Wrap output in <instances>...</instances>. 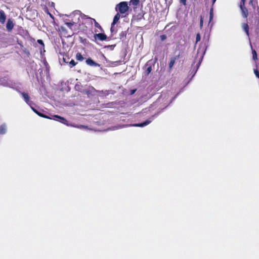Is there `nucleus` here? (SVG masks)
<instances>
[{
  "mask_svg": "<svg viewBox=\"0 0 259 259\" xmlns=\"http://www.w3.org/2000/svg\"><path fill=\"white\" fill-rule=\"evenodd\" d=\"M207 48V45L206 43L201 44L199 46V47L197 50V57L196 59H198V62L196 65V68L194 69L192 72H193V76L197 71L198 69L199 68L201 62L203 59V57L205 54Z\"/></svg>",
  "mask_w": 259,
  "mask_h": 259,
  "instance_id": "f257e3e1",
  "label": "nucleus"
},
{
  "mask_svg": "<svg viewBox=\"0 0 259 259\" xmlns=\"http://www.w3.org/2000/svg\"><path fill=\"white\" fill-rule=\"evenodd\" d=\"M117 8H118V11L121 14H124L128 9L127 4L125 2H120L117 5Z\"/></svg>",
  "mask_w": 259,
  "mask_h": 259,
  "instance_id": "f03ea898",
  "label": "nucleus"
},
{
  "mask_svg": "<svg viewBox=\"0 0 259 259\" xmlns=\"http://www.w3.org/2000/svg\"><path fill=\"white\" fill-rule=\"evenodd\" d=\"M53 117H54L53 119L57 120V121H59L60 122H61L64 124H65L67 126H70V125H71V124H68V121L63 117H61V116L57 115H55L53 116Z\"/></svg>",
  "mask_w": 259,
  "mask_h": 259,
  "instance_id": "7ed1b4c3",
  "label": "nucleus"
},
{
  "mask_svg": "<svg viewBox=\"0 0 259 259\" xmlns=\"http://www.w3.org/2000/svg\"><path fill=\"white\" fill-rule=\"evenodd\" d=\"M20 94L21 95L23 100L29 106H31L32 104V102L29 99V97L27 93L24 92H20Z\"/></svg>",
  "mask_w": 259,
  "mask_h": 259,
  "instance_id": "20e7f679",
  "label": "nucleus"
},
{
  "mask_svg": "<svg viewBox=\"0 0 259 259\" xmlns=\"http://www.w3.org/2000/svg\"><path fill=\"white\" fill-rule=\"evenodd\" d=\"M239 7L241 11L242 17L245 18H246L248 15V10L247 8L245 7V5H242V4H240Z\"/></svg>",
  "mask_w": 259,
  "mask_h": 259,
  "instance_id": "39448f33",
  "label": "nucleus"
},
{
  "mask_svg": "<svg viewBox=\"0 0 259 259\" xmlns=\"http://www.w3.org/2000/svg\"><path fill=\"white\" fill-rule=\"evenodd\" d=\"M14 25L12 20L11 19H9L6 24V28L7 30L9 32H11L14 27Z\"/></svg>",
  "mask_w": 259,
  "mask_h": 259,
  "instance_id": "423d86ee",
  "label": "nucleus"
},
{
  "mask_svg": "<svg viewBox=\"0 0 259 259\" xmlns=\"http://www.w3.org/2000/svg\"><path fill=\"white\" fill-rule=\"evenodd\" d=\"M94 38L96 39H99L100 40L103 41L106 39L107 36L103 33H98L95 34Z\"/></svg>",
  "mask_w": 259,
  "mask_h": 259,
  "instance_id": "0eeeda50",
  "label": "nucleus"
},
{
  "mask_svg": "<svg viewBox=\"0 0 259 259\" xmlns=\"http://www.w3.org/2000/svg\"><path fill=\"white\" fill-rule=\"evenodd\" d=\"M179 58V55H177V56H176L175 57L171 58L170 62L169 63V65H168L169 69H171L172 68V67L175 63V61H176V60L178 59Z\"/></svg>",
  "mask_w": 259,
  "mask_h": 259,
  "instance_id": "6e6552de",
  "label": "nucleus"
},
{
  "mask_svg": "<svg viewBox=\"0 0 259 259\" xmlns=\"http://www.w3.org/2000/svg\"><path fill=\"white\" fill-rule=\"evenodd\" d=\"M6 20V15L4 11H0V23L4 24Z\"/></svg>",
  "mask_w": 259,
  "mask_h": 259,
  "instance_id": "1a4fd4ad",
  "label": "nucleus"
},
{
  "mask_svg": "<svg viewBox=\"0 0 259 259\" xmlns=\"http://www.w3.org/2000/svg\"><path fill=\"white\" fill-rule=\"evenodd\" d=\"M151 122V120L150 119H148V120H146L145 121L141 123L135 124H133V125L134 126L144 127V126L147 125Z\"/></svg>",
  "mask_w": 259,
  "mask_h": 259,
  "instance_id": "9d476101",
  "label": "nucleus"
},
{
  "mask_svg": "<svg viewBox=\"0 0 259 259\" xmlns=\"http://www.w3.org/2000/svg\"><path fill=\"white\" fill-rule=\"evenodd\" d=\"M0 85L4 87H9L10 86V83L8 82L6 78H2L0 79Z\"/></svg>",
  "mask_w": 259,
  "mask_h": 259,
  "instance_id": "9b49d317",
  "label": "nucleus"
},
{
  "mask_svg": "<svg viewBox=\"0 0 259 259\" xmlns=\"http://www.w3.org/2000/svg\"><path fill=\"white\" fill-rule=\"evenodd\" d=\"M86 63L91 66H99V64L94 62L92 59L89 58L86 60Z\"/></svg>",
  "mask_w": 259,
  "mask_h": 259,
  "instance_id": "f8f14e48",
  "label": "nucleus"
},
{
  "mask_svg": "<svg viewBox=\"0 0 259 259\" xmlns=\"http://www.w3.org/2000/svg\"><path fill=\"white\" fill-rule=\"evenodd\" d=\"M7 125L5 123L3 124L0 126V135H4L7 132Z\"/></svg>",
  "mask_w": 259,
  "mask_h": 259,
  "instance_id": "ddd939ff",
  "label": "nucleus"
},
{
  "mask_svg": "<svg viewBox=\"0 0 259 259\" xmlns=\"http://www.w3.org/2000/svg\"><path fill=\"white\" fill-rule=\"evenodd\" d=\"M119 18H120V15L118 13H117L114 17L113 22L111 25H112L111 28V31H112V26L113 25H114L117 23V22L119 20Z\"/></svg>",
  "mask_w": 259,
  "mask_h": 259,
  "instance_id": "4468645a",
  "label": "nucleus"
},
{
  "mask_svg": "<svg viewBox=\"0 0 259 259\" xmlns=\"http://www.w3.org/2000/svg\"><path fill=\"white\" fill-rule=\"evenodd\" d=\"M242 28L244 31L245 32L246 34L248 36H249V27L247 24L243 23L242 24Z\"/></svg>",
  "mask_w": 259,
  "mask_h": 259,
  "instance_id": "2eb2a0df",
  "label": "nucleus"
},
{
  "mask_svg": "<svg viewBox=\"0 0 259 259\" xmlns=\"http://www.w3.org/2000/svg\"><path fill=\"white\" fill-rule=\"evenodd\" d=\"M75 23L74 22H65V24L70 29H72L73 26L74 25Z\"/></svg>",
  "mask_w": 259,
  "mask_h": 259,
  "instance_id": "dca6fc26",
  "label": "nucleus"
},
{
  "mask_svg": "<svg viewBox=\"0 0 259 259\" xmlns=\"http://www.w3.org/2000/svg\"><path fill=\"white\" fill-rule=\"evenodd\" d=\"M76 59L78 61H81L83 60V57L80 53H77L76 55Z\"/></svg>",
  "mask_w": 259,
  "mask_h": 259,
  "instance_id": "f3484780",
  "label": "nucleus"
},
{
  "mask_svg": "<svg viewBox=\"0 0 259 259\" xmlns=\"http://www.w3.org/2000/svg\"><path fill=\"white\" fill-rule=\"evenodd\" d=\"M252 53L253 60H256L257 59V54H256V52H255V51L254 50H252Z\"/></svg>",
  "mask_w": 259,
  "mask_h": 259,
  "instance_id": "a211bd4d",
  "label": "nucleus"
},
{
  "mask_svg": "<svg viewBox=\"0 0 259 259\" xmlns=\"http://www.w3.org/2000/svg\"><path fill=\"white\" fill-rule=\"evenodd\" d=\"M213 9H211L209 12V22H210L213 19Z\"/></svg>",
  "mask_w": 259,
  "mask_h": 259,
  "instance_id": "6ab92c4d",
  "label": "nucleus"
},
{
  "mask_svg": "<svg viewBox=\"0 0 259 259\" xmlns=\"http://www.w3.org/2000/svg\"><path fill=\"white\" fill-rule=\"evenodd\" d=\"M70 126H73V127H76V128H87V126H86L85 125H73V124H71Z\"/></svg>",
  "mask_w": 259,
  "mask_h": 259,
  "instance_id": "aec40b11",
  "label": "nucleus"
},
{
  "mask_svg": "<svg viewBox=\"0 0 259 259\" xmlns=\"http://www.w3.org/2000/svg\"><path fill=\"white\" fill-rule=\"evenodd\" d=\"M131 2L133 5L137 6L139 2V0H131Z\"/></svg>",
  "mask_w": 259,
  "mask_h": 259,
  "instance_id": "412c9836",
  "label": "nucleus"
},
{
  "mask_svg": "<svg viewBox=\"0 0 259 259\" xmlns=\"http://www.w3.org/2000/svg\"><path fill=\"white\" fill-rule=\"evenodd\" d=\"M37 114L38 115H39V116H40V117H42L46 118L52 119L51 118L49 117L48 116L45 115H44V114H42V113H40L39 112H37Z\"/></svg>",
  "mask_w": 259,
  "mask_h": 259,
  "instance_id": "4be33fe9",
  "label": "nucleus"
},
{
  "mask_svg": "<svg viewBox=\"0 0 259 259\" xmlns=\"http://www.w3.org/2000/svg\"><path fill=\"white\" fill-rule=\"evenodd\" d=\"M201 37L199 33H197L196 37V42H198L200 40Z\"/></svg>",
  "mask_w": 259,
  "mask_h": 259,
  "instance_id": "5701e85b",
  "label": "nucleus"
},
{
  "mask_svg": "<svg viewBox=\"0 0 259 259\" xmlns=\"http://www.w3.org/2000/svg\"><path fill=\"white\" fill-rule=\"evenodd\" d=\"M69 64L70 65V67H72L74 66H75L76 65V63L73 60H72L70 62H69Z\"/></svg>",
  "mask_w": 259,
  "mask_h": 259,
  "instance_id": "b1692460",
  "label": "nucleus"
},
{
  "mask_svg": "<svg viewBox=\"0 0 259 259\" xmlns=\"http://www.w3.org/2000/svg\"><path fill=\"white\" fill-rule=\"evenodd\" d=\"M92 20H93L95 22V26L96 27H97V28H101V26L99 25V24L98 23H97L95 19H92Z\"/></svg>",
  "mask_w": 259,
  "mask_h": 259,
  "instance_id": "393cba45",
  "label": "nucleus"
},
{
  "mask_svg": "<svg viewBox=\"0 0 259 259\" xmlns=\"http://www.w3.org/2000/svg\"><path fill=\"white\" fill-rule=\"evenodd\" d=\"M37 42L39 44L41 45L42 46L43 48H44L45 45H44V44L43 42V41L41 39H38L37 40Z\"/></svg>",
  "mask_w": 259,
  "mask_h": 259,
  "instance_id": "a878e982",
  "label": "nucleus"
},
{
  "mask_svg": "<svg viewBox=\"0 0 259 259\" xmlns=\"http://www.w3.org/2000/svg\"><path fill=\"white\" fill-rule=\"evenodd\" d=\"M254 73L255 76L259 78V72L258 71V70L257 69H254Z\"/></svg>",
  "mask_w": 259,
  "mask_h": 259,
  "instance_id": "bb28decb",
  "label": "nucleus"
},
{
  "mask_svg": "<svg viewBox=\"0 0 259 259\" xmlns=\"http://www.w3.org/2000/svg\"><path fill=\"white\" fill-rule=\"evenodd\" d=\"M151 71V67L149 66L146 69L147 74H148Z\"/></svg>",
  "mask_w": 259,
  "mask_h": 259,
  "instance_id": "cd10ccee",
  "label": "nucleus"
},
{
  "mask_svg": "<svg viewBox=\"0 0 259 259\" xmlns=\"http://www.w3.org/2000/svg\"><path fill=\"white\" fill-rule=\"evenodd\" d=\"M203 26V18L202 17H200V28H202Z\"/></svg>",
  "mask_w": 259,
  "mask_h": 259,
  "instance_id": "c85d7f7f",
  "label": "nucleus"
},
{
  "mask_svg": "<svg viewBox=\"0 0 259 259\" xmlns=\"http://www.w3.org/2000/svg\"><path fill=\"white\" fill-rule=\"evenodd\" d=\"M31 109L36 113L37 114L38 111H37L35 108H34L32 106H30Z\"/></svg>",
  "mask_w": 259,
  "mask_h": 259,
  "instance_id": "c756f323",
  "label": "nucleus"
},
{
  "mask_svg": "<svg viewBox=\"0 0 259 259\" xmlns=\"http://www.w3.org/2000/svg\"><path fill=\"white\" fill-rule=\"evenodd\" d=\"M180 2L182 3L184 5H186V0H180Z\"/></svg>",
  "mask_w": 259,
  "mask_h": 259,
  "instance_id": "7c9ffc66",
  "label": "nucleus"
},
{
  "mask_svg": "<svg viewBox=\"0 0 259 259\" xmlns=\"http://www.w3.org/2000/svg\"><path fill=\"white\" fill-rule=\"evenodd\" d=\"M246 0H241L240 4H242V5H245Z\"/></svg>",
  "mask_w": 259,
  "mask_h": 259,
  "instance_id": "2f4dec72",
  "label": "nucleus"
},
{
  "mask_svg": "<svg viewBox=\"0 0 259 259\" xmlns=\"http://www.w3.org/2000/svg\"><path fill=\"white\" fill-rule=\"evenodd\" d=\"M166 37L165 35L163 34V40H164L165 39H166Z\"/></svg>",
  "mask_w": 259,
  "mask_h": 259,
  "instance_id": "473e14b6",
  "label": "nucleus"
},
{
  "mask_svg": "<svg viewBox=\"0 0 259 259\" xmlns=\"http://www.w3.org/2000/svg\"><path fill=\"white\" fill-rule=\"evenodd\" d=\"M176 97H175L174 98H172V99H171L170 100H169V103H171L172 102V101Z\"/></svg>",
  "mask_w": 259,
  "mask_h": 259,
  "instance_id": "72a5a7b5",
  "label": "nucleus"
},
{
  "mask_svg": "<svg viewBox=\"0 0 259 259\" xmlns=\"http://www.w3.org/2000/svg\"><path fill=\"white\" fill-rule=\"evenodd\" d=\"M84 18H89V19H91L90 17H88L87 16H86V15H84Z\"/></svg>",
  "mask_w": 259,
  "mask_h": 259,
  "instance_id": "f704fd0d",
  "label": "nucleus"
},
{
  "mask_svg": "<svg viewBox=\"0 0 259 259\" xmlns=\"http://www.w3.org/2000/svg\"><path fill=\"white\" fill-rule=\"evenodd\" d=\"M217 0H212V4H214Z\"/></svg>",
  "mask_w": 259,
  "mask_h": 259,
  "instance_id": "c9c22d12",
  "label": "nucleus"
},
{
  "mask_svg": "<svg viewBox=\"0 0 259 259\" xmlns=\"http://www.w3.org/2000/svg\"><path fill=\"white\" fill-rule=\"evenodd\" d=\"M121 35H124V33H123V32H121Z\"/></svg>",
  "mask_w": 259,
  "mask_h": 259,
  "instance_id": "e433bc0d",
  "label": "nucleus"
},
{
  "mask_svg": "<svg viewBox=\"0 0 259 259\" xmlns=\"http://www.w3.org/2000/svg\"><path fill=\"white\" fill-rule=\"evenodd\" d=\"M134 92H135V91H132V94L134 93Z\"/></svg>",
  "mask_w": 259,
  "mask_h": 259,
  "instance_id": "4c0bfd02",
  "label": "nucleus"
},
{
  "mask_svg": "<svg viewBox=\"0 0 259 259\" xmlns=\"http://www.w3.org/2000/svg\"><path fill=\"white\" fill-rule=\"evenodd\" d=\"M178 95H179V93H177V94L176 95V96H177Z\"/></svg>",
  "mask_w": 259,
  "mask_h": 259,
  "instance_id": "58836bf2",
  "label": "nucleus"
},
{
  "mask_svg": "<svg viewBox=\"0 0 259 259\" xmlns=\"http://www.w3.org/2000/svg\"><path fill=\"white\" fill-rule=\"evenodd\" d=\"M178 95H179V93H177V94L176 95V96H177Z\"/></svg>",
  "mask_w": 259,
  "mask_h": 259,
  "instance_id": "ea45409f",
  "label": "nucleus"
},
{
  "mask_svg": "<svg viewBox=\"0 0 259 259\" xmlns=\"http://www.w3.org/2000/svg\"><path fill=\"white\" fill-rule=\"evenodd\" d=\"M178 95H179V93H177V94L176 95V96H177Z\"/></svg>",
  "mask_w": 259,
  "mask_h": 259,
  "instance_id": "a19ab883",
  "label": "nucleus"
},
{
  "mask_svg": "<svg viewBox=\"0 0 259 259\" xmlns=\"http://www.w3.org/2000/svg\"><path fill=\"white\" fill-rule=\"evenodd\" d=\"M178 95H179V93H177V94L176 95V96H177Z\"/></svg>",
  "mask_w": 259,
  "mask_h": 259,
  "instance_id": "79ce46f5",
  "label": "nucleus"
},
{
  "mask_svg": "<svg viewBox=\"0 0 259 259\" xmlns=\"http://www.w3.org/2000/svg\"><path fill=\"white\" fill-rule=\"evenodd\" d=\"M252 1H250V3H252Z\"/></svg>",
  "mask_w": 259,
  "mask_h": 259,
  "instance_id": "37998d69",
  "label": "nucleus"
}]
</instances>
